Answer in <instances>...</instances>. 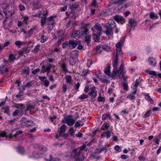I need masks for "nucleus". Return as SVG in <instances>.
<instances>
[{"label":"nucleus","instance_id":"f257e3e1","mask_svg":"<svg viewBox=\"0 0 161 161\" xmlns=\"http://www.w3.org/2000/svg\"><path fill=\"white\" fill-rule=\"evenodd\" d=\"M124 71L123 65L122 64H121L119 70H117V69H114L113 71L111 74V76L112 78H114L117 73L120 78H122L125 79V77L123 75L124 73Z\"/></svg>","mask_w":161,"mask_h":161},{"label":"nucleus","instance_id":"f03ea898","mask_svg":"<svg viewBox=\"0 0 161 161\" xmlns=\"http://www.w3.org/2000/svg\"><path fill=\"white\" fill-rule=\"evenodd\" d=\"M4 137H5L7 139H12L14 137V136L12 135V131L6 130V131H3L0 132V138Z\"/></svg>","mask_w":161,"mask_h":161},{"label":"nucleus","instance_id":"7ed1b4c3","mask_svg":"<svg viewBox=\"0 0 161 161\" xmlns=\"http://www.w3.org/2000/svg\"><path fill=\"white\" fill-rule=\"evenodd\" d=\"M54 65H53L51 64L47 63L46 65L43 66L42 67V69L41 71L42 73H44L45 72H47V73H49L51 70V68L53 67Z\"/></svg>","mask_w":161,"mask_h":161},{"label":"nucleus","instance_id":"20e7f679","mask_svg":"<svg viewBox=\"0 0 161 161\" xmlns=\"http://www.w3.org/2000/svg\"><path fill=\"white\" fill-rule=\"evenodd\" d=\"M88 94L91 96V99L94 101V99L97 96V91L96 90V88L95 86L92 87L91 92H89Z\"/></svg>","mask_w":161,"mask_h":161},{"label":"nucleus","instance_id":"39448f33","mask_svg":"<svg viewBox=\"0 0 161 161\" xmlns=\"http://www.w3.org/2000/svg\"><path fill=\"white\" fill-rule=\"evenodd\" d=\"M105 32L108 37L112 36L113 34V28L110 27L107 25L105 26Z\"/></svg>","mask_w":161,"mask_h":161},{"label":"nucleus","instance_id":"423d86ee","mask_svg":"<svg viewBox=\"0 0 161 161\" xmlns=\"http://www.w3.org/2000/svg\"><path fill=\"white\" fill-rule=\"evenodd\" d=\"M123 43V42H119L116 45V54L121 55L122 54L121 45Z\"/></svg>","mask_w":161,"mask_h":161},{"label":"nucleus","instance_id":"0eeeda50","mask_svg":"<svg viewBox=\"0 0 161 161\" xmlns=\"http://www.w3.org/2000/svg\"><path fill=\"white\" fill-rule=\"evenodd\" d=\"M113 19L118 23L121 24L124 23L125 21V19L122 16L119 15H116L114 16Z\"/></svg>","mask_w":161,"mask_h":161},{"label":"nucleus","instance_id":"6e6552de","mask_svg":"<svg viewBox=\"0 0 161 161\" xmlns=\"http://www.w3.org/2000/svg\"><path fill=\"white\" fill-rule=\"evenodd\" d=\"M75 121L71 116H68L66 119V123L68 125H72L75 123Z\"/></svg>","mask_w":161,"mask_h":161},{"label":"nucleus","instance_id":"1a4fd4ad","mask_svg":"<svg viewBox=\"0 0 161 161\" xmlns=\"http://www.w3.org/2000/svg\"><path fill=\"white\" fill-rule=\"evenodd\" d=\"M80 44V42L74 40H70L69 42V47H72V48H75Z\"/></svg>","mask_w":161,"mask_h":161},{"label":"nucleus","instance_id":"9d476101","mask_svg":"<svg viewBox=\"0 0 161 161\" xmlns=\"http://www.w3.org/2000/svg\"><path fill=\"white\" fill-rule=\"evenodd\" d=\"M78 55V53L77 51H73L71 52L70 55V59H71L74 61V59L77 57ZM72 63L73 64H75V62L73 63V61L72 62Z\"/></svg>","mask_w":161,"mask_h":161},{"label":"nucleus","instance_id":"9b49d317","mask_svg":"<svg viewBox=\"0 0 161 161\" xmlns=\"http://www.w3.org/2000/svg\"><path fill=\"white\" fill-rule=\"evenodd\" d=\"M120 55L116 54L115 56L114 59V61L113 63V65L114 69H117V67L118 65V61L119 59L118 58V56H120Z\"/></svg>","mask_w":161,"mask_h":161},{"label":"nucleus","instance_id":"f8f14e48","mask_svg":"<svg viewBox=\"0 0 161 161\" xmlns=\"http://www.w3.org/2000/svg\"><path fill=\"white\" fill-rule=\"evenodd\" d=\"M56 17V16H51L47 19V21H48L47 25H48L53 26L54 23V20L53 18Z\"/></svg>","mask_w":161,"mask_h":161},{"label":"nucleus","instance_id":"ddd939ff","mask_svg":"<svg viewBox=\"0 0 161 161\" xmlns=\"http://www.w3.org/2000/svg\"><path fill=\"white\" fill-rule=\"evenodd\" d=\"M137 25V22L134 19H131L129 20V26L131 27H134Z\"/></svg>","mask_w":161,"mask_h":161},{"label":"nucleus","instance_id":"4468645a","mask_svg":"<svg viewBox=\"0 0 161 161\" xmlns=\"http://www.w3.org/2000/svg\"><path fill=\"white\" fill-rule=\"evenodd\" d=\"M149 64L151 66L153 67L155 66L156 64V59L153 58H150L148 60Z\"/></svg>","mask_w":161,"mask_h":161},{"label":"nucleus","instance_id":"2eb2a0df","mask_svg":"<svg viewBox=\"0 0 161 161\" xmlns=\"http://www.w3.org/2000/svg\"><path fill=\"white\" fill-rule=\"evenodd\" d=\"M101 138L106 137L107 139L110 138L111 136L110 132L109 131H108L107 132H103L101 134Z\"/></svg>","mask_w":161,"mask_h":161},{"label":"nucleus","instance_id":"dca6fc26","mask_svg":"<svg viewBox=\"0 0 161 161\" xmlns=\"http://www.w3.org/2000/svg\"><path fill=\"white\" fill-rule=\"evenodd\" d=\"M73 151L75 153V157H77L76 158H79V156L80 154L81 153V149H80V147H79L77 149H74Z\"/></svg>","mask_w":161,"mask_h":161},{"label":"nucleus","instance_id":"f3484780","mask_svg":"<svg viewBox=\"0 0 161 161\" xmlns=\"http://www.w3.org/2000/svg\"><path fill=\"white\" fill-rule=\"evenodd\" d=\"M146 73H148L150 75H152L153 76L156 77L158 76L159 78H161V74H157L155 71L146 70Z\"/></svg>","mask_w":161,"mask_h":161},{"label":"nucleus","instance_id":"a211bd4d","mask_svg":"<svg viewBox=\"0 0 161 161\" xmlns=\"http://www.w3.org/2000/svg\"><path fill=\"white\" fill-rule=\"evenodd\" d=\"M108 24L110 27L114 28L116 25L115 21L113 19H110L108 21Z\"/></svg>","mask_w":161,"mask_h":161},{"label":"nucleus","instance_id":"6ab92c4d","mask_svg":"<svg viewBox=\"0 0 161 161\" xmlns=\"http://www.w3.org/2000/svg\"><path fill=\"white\" fill-rule=\"evenodd\" d=\"M30 69L29 67L23 69L21 70V75L26 74V75H29L30 73Z\"/></svg>","mask_w":161,"mask_h":161},{"label":"nucleus","instance_id":"aec40b11","mask_svg":"<svg viewBox=\"0 0 161 161\" xmlns=\"http://www.w3.org/2000/svg\"><path fill=\"white\" fill-rule=\"evenodd\" d=\"M127 0H113V3L114 4L120 5L125 2Z\"/></svg>","mask_w":161,"mask_h":161},{"label":"nucleus","instance_id":"412c9836","mask_svg":"<svg viewBox=\"0 0 161 161\" xmlns=\"http://www.w3.org/2000/svg\"><path fill=\"white\" fill-rule=\"evenodd\" d=\"M95 31H94L93 36H94V38L95 41L97 42L99 40V37L101 35V33L100 32H98L97 34L95 33Z\"/></svg>","mask_w":161,"mask_h":161},{"label":"nucleus","instance_id":"4be33fe9","mask_svg":"<svg viewBox=\"0 0 161 161\" xmlns=\"http://www.w3.org/2000/svg\"><path fill=\"white\" fill-rule=\"evenodd\" d=\"M2 109L4 111V113L7 114L8 115L10 114L9 111V108L8 106H5L2 108Z\"/></svg>","mask_w":161,"mask_h":161},{"label":"nucleus","instance_id":"5701e85b","mask_svg":"<svg viewBox=\"0 0 161 161\" xmlns=\"http://www.w3.org/2000/svg\"><path fill=\"white\" fill-rule=\"evenodd\" d=\"M149 17L152 19H157L158 18L157 14H155L153 12L150 13Z\"/></svg>","mask_w":161,"mask_h":161},{"label":"nucleus","instance_id":"b1692460","mask_svg":"<svg viewBox=\"0 0 161 161\" xmlns=\"http://www.w3.org/2000/svg\"><path fill=\"white\" fill-rule=\"evenodd\" d=\"M66 127V125L64 124H63L62 125V126L60 127V130H58V131L59 133H63V132H65Z\"/></svg>","mask_w":161,"mask_h":161},{"label":"nucleus","instance_id":"393cba45","mask_svg":"<svg viewBox=\"0 0 161 161\" xmlns=\"http://www.w3.org/2000/svg\"><path fill=\"white\" fill-rule=\"evenodd\" d=\"M66 82L67 84H71L72 79L71 76L70 75H66L65 77Z\"/></svg>","mask_w":161,"mask_h":161},{"label":"nucleus","instance_id":"a878e982","mask_svg":"<svg viewBox=\"0 0 161 161\" xmlns=\"http://www.w3.org/2000/svg\"><path fill=\"white\" fill-rule=\"evenodd\" d=\"M90 71V70L88 69H87L86 70L83 69L81 72V76H86L87 74L89 73V72Z\"/></svg>","mask_w":161,"mask_h":161},{"label":"nucleus","instance_id":"bb28decb","mask_svg":"<svg viewBox=\"0 0 161 161\" xmlns=\"http://www.w3.org/2000/svg\"><path fill=\"white\" fill-rule=\"evenodd\" d=\"M94 28L100 32L102 31V28L100 25L98 24H96L94 26Z\"/></svg>","mask_w":161,"mask_h":161},{"label":"nucleus","instance_id":"cd10ccee","mask_svg":"<svg viewBox=\"0 0 161 161\" xmlns=\"http://www.w3.org/2000/svg\"><path fill=\"white\" fill-rule=\"evenodd\" d=\"M110 66H108L104 71L105 73L108 76H110Z\"/></svg>","mask_w":161,"mask_h":161},{"label":"nucleus","instance_id":"c85d7f7f","mask_svg":"<svg viewBox=\"0 0 161 161\" xmlns=\"http://www.w3.org/2000/svg\"><path fill=\"white\" fill-rule=\"evenodd\" d=\"M124 89L127 91L128 90V85L127 81L125 80V81L122 83Z\"/></svg>","mask_w":161,"mask_h":161},{"label":"nucleus","instance_id":"c756f323","mask_svg":"<svg viewBox=\"0 0 161 161\" xmlns=\"http://www.w3.org/2000/svg\"><path fill=\"white\" fill-rule=\"evenodd\" d=\"M107 118H108L109 119H111V116L109 114H105L103 115L102 119L104 120H105Z\"/></svg>","mask_w":161,"mask_h":161},{"label":"nucleus","instance_id":"7c9ffc66","mask_svg":"<svg viewBox=\"0 0 161 161\" xmlns=\"http://www.w3.org/2000/svg\"><path fill=\"white\" fill-rule=\"evenodd\" d=\"M23 106H24V105L15 103H14L12 105L13 107H14L17 108H21L23 107Z\"/></svg>","mask_w":161,"mask_h":161},{"label":"nucleus","instance_id":"2f4dec72","mask_svg":"<svg viewBox=\"0 0 161 161\" xmlns=\"http://www.w3.org/2000/svg\"><path fill=\"white\" fill-rule=\"evenodd\" d=\"M15 59V57L13 54H11L9 55L8 57V61L9 62H14V60Z\"/></svg>","mask_w":161,"mask_h":161},{"label":"nucleus","instance_id":"473e14b6","mask_svg":"<svg viewBox=\"0 0 161 161\" xmlns=\"http://www.w3.org/2000/svg\"><path fill=\"white\" fill-rule=\"evenodd\" d=\"M110 125L107 123H104L102 126V128L103 130H107L109 128Z\"/></svg>","mask_w":161,"mask_h":161},{"label":"nucleus","instance_id":"72a5a7b5","mask_svg":"<svg viewBox=\"0 0 161 161\" xmlns=\"http://www.w3.org/2000/svg\"><path fill=\"white\" fill-rule=\"evenodd\" d=\"M145 97L146 99L150 102V103H153V101L148 94H146L145 96Z\"/></svg>","mask_w":161,"mask_h":161},{"label":"nucleus","instance_id":"f704fd0d","mask_svg":"<svg viewBox=\"0 0 161 161\" xmlns=\"http://www.w3.org/2000/svg\"><path fill=\"white\" fill-rule=\"evenodd\" d=\"M46 17L42 18L41 20V24L42 26H43L45 25L46 23Z\"/></svg>","mask_w":161,"mask_h":161},{"label":"nucleus","instance_id":"c9c22d12","mask_svg":"<svg viewBox=\"0 0 161 161\" xmlns=\"http://www.w3.org/2000/svg\"><path fill=\"white\" fill-rule=\"evenodd\" d=\"M33 123V122L31 120H28L26 124H25V125L27 127H28L32 125Z\"/></svg>","mask_w":161,"mask_h":161},{"label":"nucleus","instance_id":"e433bc0d","mask_svg":"<svg viewBox=\"0 0 161 161\" xmlns=\"http://www.w3.org/2000/svg\"><path fill=\"white\" fill-rule=\"evenodd\" d=\"M25 43L24 42L20 41H16L15 42V44L19 47L20 45L24 44Z\"/></svg>","mask_w":161,"mask_h":161},{"label":"nucleus","instance_id":"4c0bfd02","mask_svg":"<svg viewBox=\"0 0 161 161\" xmlns=\"http://www.w3.org/2000/svg\"><path fill=\"white\" fill-rule=\"evenodd\" d=\"M18 152L21 154H23L24 152V149L23 147H18L17 148Z\"/></svg>","mask_w":161,"mask_h":161},{"label":"nucleus","instance_id":"58836bf2","mask_svg":"<svg viewBox=\"0 0 161 161\" xmlns=\"http://www.w3.org/2000/svg\"><path fill=\"white\" fill-rule=\"evenodd\" d=\"M8 8V5L7 4H3L1 5L0 6V8L2 9L3 10L4 9L7 10Z\"/></svg>","mask_w":161,"mask_h":161},{"label":"nucleus","instance_id":"ea45409f","mask_svg":"<svg viewBox=\"0 0 161 161\" xmlns=\"http://www.w3.org/2000/svg\"><path fill=\"white\" fill-rule=\"evenodd\" d=\"M42 6L41 4L39 2H37L35 3L34 4V6L36 9H37L41 7Z\"/></svg>","mask_w":161,"mask_h":161},{"label":"nucleus","instance_id":"a19ab883","mask_svg":"<svg viewBox=\"0 0 161 161\" xmlns=\"http://www.w3.org/2000/svg\"><path fill=\"white\" fill-rule=\"evenodd\" d=\"M40 47V45L39 44H37L32 51L33 52L35 53H37L38 51L39 50Z\"/></svg>","mask_w":161,"mask_h":161},{"label":"nucleus","instance_id":"79ce46f5","mask_svg":"<svg viewBox=\"0 0 161 161\" xmlns=\"http://www.w3.org/2000/svg\"><path fill=\"white\" fill-rule=\"evenodd\" d=\"M102 46L99 45L96 47V51L97 53H101L102 50Z\"/></svg>","mask_w":161,"mask_h":161},{"label":"nucleus","instance_id":"37998d69","mask_svg":"<svg viewBox=\"0 0 161 161\" xmlns=\"http://www.w3.org/2000/svg\"><path fill=\"white\" fill-rule=\"evenodd\" d=\"M61 67L63 71L65 72H67L68 70L66 67V66L64 63H63L61 65Z\"/></svg>","mask_w":161,"mask_h":161},{"label":"nucleus","instance_id":"c03bdc74","mask_svg":"<svg viewBox=\"0 0 161 161\" xmlns=\"http://www.w3.org/2000/svg\"><path fill=\"white\" fill-rule=\"evenodd\" d=\"M102 50H103L105 51H109L110 49V47L106 45H103L102 46Z\"/></svg>","mask_w":161,"mask_h":161},{"label":"nucleus","instance_id":"a18cd8bd","mask_svg":"<svg viewBox=\"0 0 161 161\" xmlns=\"http://www.w3.org/2000/svg\"><path fill=\"white\" fill-rule=\"evenodd\" d=\"M41 146L40 144L37 143H35L33 144V148L35 149H37L38 150L40 149Z\"/></svg>","mask_w":161,"mask_h":161},{"label":"nucleus","instance_id":"49530a36","mask_svg":"<svg viewBox=\"0 0 161 161\" xmlns=\"http://www.w3.org/2000/svg\"><path fill=\"white\" fill-rule=\"evenodd\" d=\"M127 97L131 100H134L136 98L135 95L131 93L127 96Z\"/></svg>","mask_w":161,"mask_h":161},{"label":"nucleus","instance_id":"de8ad7c7","mask_svg":"<svg viewBox=\"0 0 161 161\" xmlns=\"http://www.w3.org/2000/svg\"><path fill=\"white\" fill-rule=\"evenodd\" d=\"M85 41L87 44L89 43L91 40V38L89 36H86L85 38Z\"/></svg>","mask_w":161,"mask_h":161},{"label":"nucleus","instance_id":"09e8293b","mask_svg":"<svg viewBox=\"0 0 161 161\" xmlns=\"http://www.w3.org/2000/svg\"><path fill=\"white\" fill-rule=\"evenodd\" d=\"M47 40V37L46 36L42 35V36L41 38V42L42 43H44Z\"/></svg>","mask_w":161,"mask_h":161},{"label":"nucleus","instance_id":"8fccbe9b","mask_svg":"<svg viewBox=\"0 0 161 161\" xmlns=\"http://www.w3.org/2000/svg\"><path fill=\"white\" fill-rule=\"evenodd\" d=\"M101 79L102 82L103 83H106L107 84L109 83V81L105 77L101 78Z\"/></svg>","mask_w":161,"mask_h":161},{"label":"nucleus","instance_id":"3c124183","mask_svg":"<svg viewBox=\"0 0 161 161\" xmlns=\"http://www.w3.org/2000/svg\"><path fill=\"white\" fill-rule=\"evenodd\" d=\"M19 10L21 11H24L25 10V7L22 5L19 4Z\"/></svg>","mask_w":161,"mask_h":161},{"label":"nucleus","instance_id":"603ef678","mask_svg":"<svg viewBox=\"0 0 161 161\" xmlns=\"http://www.w3.org/2000/svg\"><path fill=\"white\" fill-rule=\"evenodd\" d=\"M81 121H78L76 122L75 125V126L77 128L79 127L81 125H82L83 123L81 122Z\"/></svg>","mask_w":161,"mask_h":161},{"label":"nucleus","instance_id":"864d4df0","mask_svg":"<svg viewBox=\"0 0 161 161\" xmlns=\"http://www.w3.org/2000/svg\"><path fill=\"white\" fill-rule=\"evenodd\" d=\"M20 89H19V94H17L16 95V97L17 98L20 99L21 100H22V99L21 98V97L22 96L23 94H22V92H21V91L20 90Z\"/></svg>","mask_w":161,"mask_h":161},{"label":"nucleus","instance_id":"5fc2aeb1","mask_svg":"<svg viewBox=\"0 0 161 161\" xmlns=\"http://www.w3.org/2000/svg\"><path fill=\"white\" fill-rule=\"evenodd\" d=\"M27 121L28 120H27V119L26 118L22 117L21 118V119L20 120V121L21 123L23 124H25Z\"/></svg>","mask_w":161,"mask_h":161},{"label":"nucleus","instance_id":"6e6d98bb","mask_svg":"<svg viewBox=\"0 0 161 161\" xmlns=\"http://www.w3.org/2000/svg\"><path fill=\"white\" fill-rule=\"evenodd\" d=\"M88 96L87 95L83 94L81 96L79 97V98L82 99H84L88 98Z\"/></svg>","mask_w":161,"mask_h":161},{"label":"nucleus","instance_id":"4d7b16f0","mask_svg":"<svg viewBox=\"0 0 161 161\" xmlns=\"http://www.w3.org/2000/svg\"><path fill=\"white\" fill-rule=\"evenodd\" d=\"M22 131L21 130H19L16 131L15 133L13 135L14 137H16V136H19V135L22 134Z\"/></svg>","mask_w":161,"mask_h":161},{"label":"nucleus","instance_id":"13d9d810","mask_svg":"<svg viewBox=\"0 0 161 161\" xmlns=\"http://www.w3.org/2000/svg\"><path fill=\"white\" fill-rule=\"evenodd\" d=\"M69 132L71 136H73V137H74V131L73 129L72 128L69 129Z\"/></svg>","mask_w":161,"mask_h":161},{"label":"nucleus","instance_id":"bf43d9fd","mask_svg":"<svg viewBox=\"0 0 161 161\" xmlns=\"http://www.w3.org/2000/svg\"><path fill=\"white\" fill-rule=\"evenodd\" d=\"M22 50H23V52L25 53H28L30 51V50L29 49L28 47H23L22 48Z\"/></svg>","mask_w":161,"mask_h":161},{"label":"nucleus","instance_id":"052dcab7","mask_svg":"<svg viewBox=\"0 0 161 161\" xmlns=\"http://www.w3.org/2000/svg\"><path fill=\"white\" fill-rule=\"evenodd\" d=\"M44 85L46 87H47L49 86V85L50 83L49 81L47 80H45L44 81Z\"/></svg>","mask_w":161,"mask_h":161},{"label":"nucleus","instance_id":"680f3d73","mask_svg":"<svg viewBox=\"0 0 161 161\" xmlns=\"http://www.w3.org/2000/svg\"><path fill=\"white\" fill-rule=\"evenodd\" d=\"M41 151L42 152H46L47 151V148L44 146H41L40 149Z\"/></svg>","mask_w":161,"mask_h":161},{"label":"nucleus","instance_id":"e2e57ef3","mask_svg":"<svg viewBox=\"0 0 161 161\" xmlns=\"http://www.w3.org/2000/svg\"><path fill=\"white\" fill-rule=\"evenodd\" d=\"M63 92L64 93H65L67 90V86L64 84H63L62 86Z\"/></svg>","mask_w":161,"mask_h":161},{"label":"nucleus","instance_id":"0e129e2a","mask_svg":"<svg viewBox=\"0 0 161 161\" xmlns=\"http://www.w3.org/2000/svg\"><path fill=\"white\" fill-rule=\"evenodd\" d=\"M35 107L31 105H28L27 106L26 111H28L31 109H33Z\"/></svg>","mask_w":161,"mask_h":161},{"label":"nucleus","instance_id":"69168bd1","mask_svg":"<svg viewBox=\"0 0 161 161\" xmlns=\"http://www.w3.org/2000/svg\"><path fill=\"white\" fill-rule=\"evenodd\" d=\"M40 71V69L39 68L36 69L32 71V73L33 74L35 75L38 72Z\"/></svg>","mask_w":161,"mask_h":161},{"label":"nucleus","instance_id":"338daca9","mask_svg":"<svg viewBox=\"0 0 161 161\" xmlns=\"http://www.w3.org/2000/svg\"><path fill=\"white\" fill-rule=\"evenodd\" d=\"M115 149L119 152L121 151V149L120 147L118 145H116L114 147Z\"/></svg>","mask_w":161,"mask_h":161},{"label":"nucleus","instance_id":"774afa93","mask_svg":"<svg viewBox=\"0 0 161 161\" xmlns=\"http://www.w3.org/2000/svg\"><path fill=\"white\" fill-rule=\"evenodd\" d=\"M19 113V111L18 110H16L15 111H14L12 114V115L13 116H16L17 115H18V114Z\"/></svg>","mask_w":161,"mask_h":161}]
</instances>
